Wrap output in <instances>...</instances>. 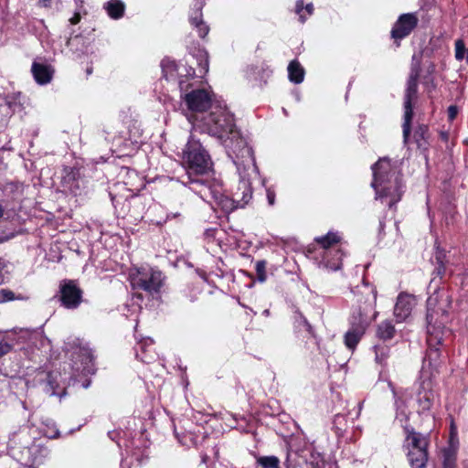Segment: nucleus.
<instances>
[{"label": "nucleus", "instance_id": "1", "mask_svg": "<svg viewBox=\"0 0 468 468\" xmlns=\"http://www.w3.org/2000/svg\"><path fill=\"white\" fill-rule=\"evenodd\" d=\"M203 126L207 133L221 142L237 169L240 171L244 165L248 171L255 172L253 151L237 129L233 115L226 105L219 101L212 104L208 114L203 118Z\"/></svg>", "mask_w": 468, "mask_h": 468}, {"label": "nucleus", "instance_id": "2", "mask_svg": "<svg viewBox=\"0 0 468 468\" xmlns=\"http://www.w3.org/2000/svg\"><path fill=\"white\" fill-rule=\"evenodd\" d=\"M450 296L444 291H438L427 300V343L429 349L423 360L421 378L433 377L442 362L441 353L437 347L442 342L444 324L448 321Z\"/></svg>", "mask_w": 468, "mask_h": 468}, {"label": "nucleus", "instance_id": "3", "mask_svg": "<svg viewBox=\"0 0 468 468\" xmlns=\"http://www.w3.org/2000/svg\"><path fill=\"white\" fill-rule=\"evenodd\" d=\"M182 162L186 169L189 188L197 194L202 199L207 198L206 193H203L200 186H204L207 182L199 178L200 176L207 174L212 166V161L207 151L204 148L199 140L193 134L182 152Z\"/></svg>", "mask_w": 468, "mask_h": 468}, {"label": "nucleus", "instance_id": "4", "mask_svg": "<svg viewBox=\"0 0 468 468\" xmlns=\"http://www.w3.org/2000/svg\"><path fill=\"white\" fill-rule=\"evenodd\" d=\"M240 177L237 190L233 193V197H229L221 192L219 185L204 184L199 189L206 193L207 202H210L208 198H212L215 204L219 207L224 212L229 213L239 207H245L252 197L251 184L250 176L257 174L255 172L248 171L244 165L241 166L240 171L237 169Z\"/></svg>", "mask_w": 468, "mask_h": 468}, {"label": "nucleus", "instance_id": "5", "mask_svg": "<svg viewBox=\"0 0 468 468\" xmlns=\"http://www.w3.org/2000/svg\"><path fill=\"white\" fill-rule=\"evenodd\" d=\"M373 182L372 187L376 191V199L387 202L392 207L401 198L403 185L401 178L397 175L390 161L387 158H380L372 166Z\"/></svg>", "mask_w": 468, "mask_h": 468}, {"label": "nucleus", "instance_id": "6", "mask_svg": "<svg viewBox=\"0 0 468 468\" xmlns=\"http://www.w3.org/2000/svg\"><path fill=\"white\" fill-rule=\"evenodd\" d=\"M403 449L411 468H425L428 462L429 437L405 427Z\"/></svg>", "mask_w": 468, "mask_h": 468}, {"label": "nucleus", "instance_id": "7", "mask_svg": "<svg viewBox=\"0 0 468 468\" xmlns=\"http://www.w3.org/2000/svg\"><path fill=\"white\" fill-rule=\"evenodd\" d=\"M376 296H373V300L366 304L363 308H359L356 312H353L351 317V327L345 335V345L347 348L354 350L364 335L367 327L368 326L371 320L376 318V313L369 317L368 314L374 311V303Z\"/></svg>", "mask_w": 468, "mask_h": 468}, {"label": "nucleus", "instance_id": "8", "mask_svg": "<svg viewBox=\"0 0 468 468\" xmlns=\"http://www.w3.org/2000/svg\"><path fill=\"white\" fill-rule=\"evenodd\" d=\"M129 277L133 289H141L150 294L159 293L165 278L161 271L151 267L132 269Z\"/></svg>", "mask_w": 468, "mask_h": 468}, {"label": "nucleus", "instance_id": "9", "mask_svg": "<svg viewBox=\"0 0 468 468\" xmlns=\"http://www.w3.org/2000/svg\"><path fill=\"white\" fill-rule=\"evenodd\" d=\"M191 84H186L185 90L181 91V98L186 103L187 109L194 112H203L207 109H211L213 101L210 93L205 89H194L188 91Z\"/></svg>", "mask_w": 468, "mask_h": 468}, {"label": "nucleus", "instance_id": "10", "mask_svg": "<svg viewBox=\"0 0 468 468\" xmlns=\"http://www.w3.org/2000/svg\"><path fill=\"white\" fill-rule=\"evenodd\" d=\"M164 77L167 80H178V86L181 91L185 90L188 78L195 75V69L187 68L184 64H177L175 60L165 58L161 62Z\"/></svg>", "mask_w": 468, "mask_h": 468}, {"label": "nucleus", "instance_id": "11", "mask_svg": "<svg viewBox=\"0 0 468 468\" xmlns=\"http://www.w3.org/2000/svg\"><path fill=\"white\" fill-rule=\"evenodd\" d=\"M418 90V78L417 71L415 70L413 74H410L407 90L405 93L404 100V122H403V138L404 142L407 143L409 139V135L410 133V122L412 119L413 112H412V101L416 98Z\"/></svg>", "mask_w": 468, "mask_h": 468}, {"label": "nucleus", "instance_id": "12", "mask_svg": "<svg viewBox=\"0 0 468 468\" xmlns=\"http://www.w3.org/2000/svg\"><path fill=\"white\" fill-rule=\"evenodd\" d=\"M27 341L44 343L43 337L34 331L24 328L14 329L5 338L0 341V357L8 354L16 344Z\"/></svg>", "mask_w": 468, "mask_h": 468}, {"label": "nucleus", "instance_id": "13", "mask_svg": "<svg viewBox=\"0 0 468 468\" xmlns=\"http://www.w3.org/2000/svg\"><path fill=\"white\" fill-rule=\"evenodd\" d=\"M48 451L40 444L32 443L16 453L18 462L27 468H37L43 464Z\"/></svg>", "mask_w": 468, "mask_h": 468}, {"label": "nucleus", "instance_id": "14", "mask_svg": "<svg viewBox=\"0 0 468 468\" xmlns=\"http://www.w3.org/2000/svg\"><path fill=\"white\" fill-rule=\"evenodd\" d=\"M417 402L420 410L422 412L430 410L435 403H439L438 394L430 377L422 378L417 395Z\"/></svg>", "mask_w": 468, "mask_h": 468}, {"label": "nucleus", "instance_id": "15", "mask_svg": "<svg viewBox=\"0 0 468 468\" xmlns=\"http://www.w3.org/2000/svg\"><path fill=\"white\" fill-rule=\"evenodd\" d=\"M82 291L73 281L65 282L60 286V301L68 309L77 308L81 303Z\"/></svg>", "mask_w": 468, "mask_h": 468}, {"label": "nucleus", "instance_id": "16", "mask_svg": "<svg viewBox=\"0 0 468 468\" xmlns=\"http://www.w3.org/2000/svg\"><path fill=\"white\" fill-rule=\"evenodd\" d=\"M418 17L411 13L401 15L391 30L394 39H401L409 36L418 25Z\"/></svg>", "mask_w": 468, "mask_h": 468}, {"label": "nucleus", "instance_id": "17", "mask_svg": "<svg viewBox=\"0 0 468 468\" xmlns=\"http://www.w3.org/2000/svg\"><path fill=\"white\" fill-rule=\"evenodd\" d=\"M415 305L416 299L413 295L400 293L398 296L397 303L394 307V315L396 316L397 321L399 323L405 321L410 315Z\"/></svg>", "mask_w": 468, "mask_h": 468}, {"label": "nucleus", "instance_id": "18", "mask_svg": "<svg viewBox=\"0 0 468 468\" xmlns=\"http://www.w3.org/2000/svg\"><path fill=\"white\" fill-rule=\"evenodd\" d=\"M204 6V0H195L194 6L189 16V21L192 27L197 28L198 36L205 37L209 31L208 27L202 19V8Z\"/></svg>", "mask_w": 468, "mask_h": 468}, {"label": "nucleus", "instance_id": "19", "mask_svg": "<svg viewBox=\"0 0 468 468\" xmlns=\"http://www.w3.org/2000/svg\"><path fill=\"white\" fill-rule=\"evenodd\" d=\"M31 72L37 83L46 85L51 81L54 69L48 64L34 61L31 67Z\"/></svg>", "mask_w": 468, "mask_h": 468}, {"label": "nucleus", "instance_id": "20", "mask_svg": "<svg viewBox=\"0 0 468 468\" xmlns=\"http://www.w3.org/2000/svg\"><path fill=\"white\" fill-rule=\"evenodd\" d=\"M314 240L319 245L318 253L322 256L323 254H332L334 250H337L335 245L340 242L341 237L337 232L329 231L324 236L315 238Z\"/></svg>", "mask_w": 468, "mask_h": 468}, {"label": "nucleus", "instance_id": "21", "mask_svg": "<svg viewBox=\"0 0 468 468\" xmlns=\"http://www.w3.org/2000/svg\"><path fill=\"white\" fill-rule=\"evenodd\" d=\"M136 356L144 363H151L155 359L153 339L147 337L141 340L135 348Z\"/></svg>", "mask_w": 468, "mask_h": 468}, {"label": "nucleus", "instance_id": "22", "mask_svg": "<svg viewBox=\"0 0 468 468\" xmlns=\"http://www.w3.org/2000/svg\"><path fill=\"white\" fill-rule=\"evenodd\" d=\"M342 257L343 252L340 250H334L332 254H323L319 264L328 270L337 271L342 267Z\"/></svg>", "mask_w": 468, "mask_h": 468}, {"label": "nucleus", "instance_id": "23", "mask_svg": "<svg viewBox=\"0 0 468 468\" xmlns=\"http://www.w3.org/2000/svg\"><path fill=\"white\" fill-rule=\"evenodd\" d=\"M288 78L290 81L300 84L304 79V69L297 60H292L288 65Z\"/></svg>", "mask_w": 468, "mask_h": 468}, {"label": "nucleus", "instance_id": "24", "mask_svg": "<svg viewBox=\"0 0 468 468\" xmlns=\"http://www.w3.org/2000/svg\"><path fill=\"white\" fill-rule=\"evenodd\" d=\"M105 9L110 17L121 18L124 12V4L120 0H111L105 4Z\"/></svg>", "mask_w": 468, "mask_h": 468}, {"label": "nucleus", "instance_id": "25", "mask_svg": "<svg viewBox=\"0 0 468 468\" xmlns=\"http://www.w3.org/2000/svg\"><path fill=\"white\" fill-rule=\"evenodd\" d=\"M395 327L390 321L382 322L378 327V336L383 340L391 339L395 335Z\"/></svg>", "mask_w": 468, "mask_h": 468}, {"label": "nucleus", "instance_id": "26", "mask_svg": "<svg viewBox=\"0 0 468 468\" xmlns=\"http://www.w3.org/2000/svg\"><path fill=\"white\" fill-rule=\"evenodd\" d=\"M257 463L262 468H281L280 460L276 456H261L257 459Z\"/></svg>", "mask_w": 468, "mask_h": 468}, {"label": "nucleus", "instance_id": "27", "mask_svg": "<svg viewBox=\"0 0 468 468\" xmlns=\"http://www.w3.org/2000/svg\"><path fill=\"white\" fill-rule=\"evenodd\" d=\"M27 297L23 296L21 294L16 295L14 292L9 289H1L0 290V303H4L10 301L19 300L25 301Z\"/></svg>", "mask_w": 468, "mask_h": 468}, {"label": "nucleus", "instance_id": "28", "mask_svg": "<svg viewBox=\"0 0 468 468\" xmlns=\"http://www.w3.org/2000/svg\"><path fill=\"white\" fill-rule=\"evenodd\" d=\"M303 9L306 11L308 16H311L314 12V5L310 3L303 7V0H298L296 2L295 12L299 15L302 23L306 20V16L303 14Z\"/></svg>", "mask_w": 468, "mask_h": 468}, {"label": "nucleus", "instance_id": "29", "mask_svg": "<svg viewBox=\"0 0 468 468\" xmlns=\"http://www.w3.org/2000/svg\"><path fill=\"white\" fill-rule=\"evenodd\" d=\"M443 468H455L456 453L451 449H446L442 452Z\"/></svg>", "mask_w": 468, "mask_h": 468}, {"label": "nucleus", "instance_id": "30", "mask_svg": "<svg viewBox=\"0 0 468 468\" xmlns=\"http://www.w3.org/2000/svg\"><path fill=\"white\" fill-rule=\"evenodd\" d=\"M428 128L424 125L419 126L414 132V139L419 147H422L427 141Z\"/></svg>", "mask_w": 468, "mask_h": 468}, {"label": "nucleus", "instance_id": "31", "mask_svg": "<svg viewBox=\"0 0 468 468\" xmlns=\"http://www.w3.org/2000/svg\"><path fill=\"white\" fill-rule=\"evenodd\" d=\"M454 46H455V54H454L455 58L458 61L463 60L465 58V54L467 53V49L465 48V43H464L463 39H462V38L456 39Z\"/></svg>", "mask_w": 468, "mask_h": 468}, {"label": "nucleus", "instance_id": "32", "mask_svg": "<svg viewBox=\"0 0 468 468\" xmlns=\"http://www.w3.org/2000/svg\"><path fill=\"white\" fill-rule=\"evenodd\" d=\"M57 373L51 372L48 373L47 378V392H49L51 396L57 395L56 388L58 387V383L56 380Z\"/></svg>", "mask_w": 468, "mask_h": 468}, {"label": "nucleus", "instance_id": "33", "mask_svg": "<svg viewBox=\"0 0 468 468\" xmlns=\"http://www.w3.org/2000/svg\"><path fill=\"white\" fill-rule=\"evenodd\" d=\"M255 270H256L258 281L261 282H265L267 279L266 261H258L255 264Z\"/></svg>", "mask_w": 468, "mask_h": 468}, {"label": "nucleus", "instance_id": "34", "mask_svg": "<svg viewBox=\"0 0 468 468\" xmlns=\"http://www.w3.org/2000/svg\"><path fill=\"white\" fill-rule=\"evenodd\" d=\"M78 354L81 357L80 362L82 364H88L92 360V353L91 350L86 346H78Z\"/></svg>", "mask_w": 468, "mask_h": 468}, {"label": "nucleus", "instance_id": "35", "mask_svg": "<svg viewBox=\"0 0 468 468\" xmlns=\"http://www.w3.org/2000/svg\"><path fill=\"white\" fill-rule=\"evenodd\" d=\"M199 67L201 74H206L208 71V58L206 52L200 54Z\"/></svg>", "mask_w": 468, "mask_h": 468}, {"label": "nucleus", "instance_id": "36", "mask_svg": "<svg viewBox=\"0 0 468 468\" xmlns=\"http://www.w3.org/2000/svg\"><path fill=\"white\" fill-rule=\"evenodd\" d=\"M386 351H387L386 347H379V346L375 347L376 360L378 363H382L387 358L388 354Z\"/></svg>", "mask_w": 468, "mask_h": 468}, {"label": "nucleus", "instance_id": "37", "mask_svg": "<svg viewBox=\"0 0 468 468\" xmlns=\"http://www.w3.org/2000/svg\"><path fill=\"white\" fill-rule=\"evenodd\" d=\"M415 70L417 71V78L419 79L420 71V58H417L416 55H413L410 74H413V72Z\"/></svg>", "mask_w": 468, "mask_h": 468}, {"label": "nucleus", "instance_id": "38", "mask_svg": "<svg viewBox=\"0 0 468 468\" xmlns=\"http://www.w3.org/2000/svg\"><path fill=\"white\" fill-rule=\"evenodd\" d=\"M458 113V108L456 106H450L448 108V115L450 120H453Z\"/></svg>", "mask_w": 468, "mask_h": 468}, {"label": "nucleus", "instance_id": "39", "mask_svg": "<svg viewBox=\"0 0 468 468\" xmlns=\"http://www.w3.org/2000/svg\"><path fill=\"white\" fill-rule=\"evenodd\" d=\"M29 349H31L29 346L24 348L25 355L27 356L30 360H37V358L39 357V355L36 354L34 351L30 354Z\"/></svg>", "mask_w": 468, "mask_h": 468}, {"label": "nucleus", "instance_id": "40", "mask_svg": "<svg viewBox=\"0 0 468 468\" xmlns=\"http://www.w3.org/2000/svg\"><path fill=\"white\" fill-rule=\"evenodd\" d=\"M267 198H268V202L270 205H273L274 204V200H275V194L273 191L268 189L267 190Z\"/></svg>", "mask_w": 468, "mask_h": 468}, {"label": "nucleus", "instance_id": "41", "mask_svg": "<svg viewBox=\"0 0 468 468\" xmlns=\"http://www.w3.org/2000/svg\"><path fill=\"white\" fill-rule=\"evenodd\" d=\"M7 261L5 259L0 258V274L7 268Z\"/></svg>", "mask_w": 468, "mask_h": 468}, {"label": "nucleus", "instance_id": "42", "mask_svg": "<svg viewBox=\"0 0 468 468\" xmlns=\"http://www.w3.org/2000/svg\"><path fill=\"white\" fill-rule=\"evenodd\" d=\"M80 14L76 13L70 19V23L73 24V25H76L80 22Z\"/></svg>", "mask_w": 468, "mask_h": 468}, {"label": "nucleus", "instance_id": "43", "mask_svg": "<svg viewBox=\"0 0 468 468\" xmlns=\"http://www.w3.org/2000/svg\"><path fill=\"white\" fill-rule=\"evenodd\" d=\"M284 465H285V468H292L291 462H290V453L289 452L287 453V456H286V459L284 462Z\"/></svg>", "mask_w": 468, "mask_h": 468}, {"label": "nucleus", "instance_id": "44", "mask_svg": "<svg viewBox=\"0 0 468 468\" xmlns=\"http://www.w3.org/2000/svg\"><path fill=\"white\" fill-rule=\"evenodd\" d=\"M133 299H137L138 301H142L143 300V296L142 294L138 293V294H134L133 295Z\"/></svg>", "mask_w": 468, "mask_h": 468}, {"label": "nucleus", "instance_id": "45", "mask_svg": "<svg viewBox=\"0 0 468 468\" xmlns=\"http://www.w3.org/2000/svg\"><path fill=\"white\" fill-rule=\"evenodd\" d=\"M79 189H80V183L77 180V182H76V194H78Z\"/></svg>", "mask_w": 468, "mask_h": 468}, {"label": "nucleus", "instance_id": "46", "mask_svg": "<svg viewBox=\"0 0 468 468\" xmlns=\"http://www.w3.org/2000/svg\"><path fill=\"white\" fill-rule=\"evenodd\" d=\"M3 213H4V209H3L2 206L0 205V218L3 216Z\"/></svg>", "mask_w": 468, "mask_h": 468}, {"label": "nucleus", "instance_id": "47", "mask_svg": "<svg viewBox=\"0 0 468 468\" xmlns=\"http://www.w3.org/2000/svg\"><path fill=\"white\" fill-rule=\"evenodd\" d=\"M466 60L468 62V48H467V57H466Z\"/></svg>", "mask_w": 468, "mask_h": 468}]
</instances>
